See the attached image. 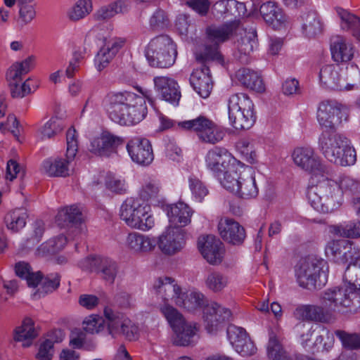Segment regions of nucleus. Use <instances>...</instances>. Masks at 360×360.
Returning <instances> with one entry per match:
<instances>
[{"instance_id":"423d86ee","label":"nucleus","mask_w":360,"mask_h":360,"mask_svg":"<svg viewBox=\"0 0 360 360\" xmlns=\"http://www.w3.org/2000/svg\"><path fill=\"white\" fill-rule=\"evenodd\" d=\"M177 56L176 45L167 34L152 39L146 49V57L150 65L167 68L173 65Z\"/></svg>"},{"instance_id":"dca6fc26","label":"nucleus","mask_w":360,"mask_h":360,"mask_svg":"<svg viewBox=\"0 0 360 360\" xmlns=\"http://www.w3.org/2000/svg\"><path fill=\"white\" fill-rule=\"evenodd\" d=\"M205 161L207 167L214 176H222L223 172L232 169L237 163L236 159L226 148L220 147L209 150Z\"/></svg>"},{"instance_id":"f03ea898","label":"nucleus","mask_w":360,"mask_h":360,"mask_svg":"<svg viewBox=\"0 0 360 360\" xmlns=\"http://www.w3.org/2000/svg\"><path fill=\"white\" fill-rule=\"evenodd\" d=\"M318 145L321 154L336 165L351 166L356 161L355 149L349 145L347 138L336 129H323L319 137Z\"/></svg>"},{"instance_id":"39448f33","label":"nucleus","mask_w":360,"mask_h":360,"mask_svg":"<svg viewBox=\"0 0 360 360\" xmlns=\"http://www.w3.org/2000/svg\"><path fill=\"white\" fill-rule=\"evenodd\" d=\"M307 197L311 207L322 213L333 212L342 203L338 182L332 179L324 180L309 188Z\"/></svg>"},{"instance_id":"aec40b11","label":"nucleus","mask_w":360,"mask_h":360,"mask_svg":"<svg viewBox=\"0 0 360 360\" xmlns=\"http://www.w3.org/2000/svg\"><path fill=\"white\" fill-rule=\"evenodd\" d=\"M201 67L196 68L190 77V83L194 90L204 98H207L212 89L213 83L207 63L210 61L202 62Z\"/></svg>"},{"instance_id":"37998d69","label":"nucleus","mask_w":360,"mask_h":360,"mask_svg":"<svg viewBox=\"0 0 360 360\" xmlns=\"http://www.w3.org/2000/svg\"><path fill=\"white\" fill-rule=\"evenodd\" d=\"M337 13L342 20V28L352 30L354 37L360 39V18L342 8H338Z\"/></svg>"},{"instance_id":"c85d7f7f","label":"nucleus","mask_w":360,"mask_h":360,"mask_svg":"<svg viewBox=\"0 0 360 360\" xmlns=\"http://www.w3.org/2000/svg\"><path fill=\"white\" fill-rule=\"evenodd\" d=\"M198 330L199 327L195 323L184 322L174 330V344L181 347L195 345L199 339Z\"/></svg>"},{"instance_id":"bb28decb","label":"nucleus","mask_w":360,"mask_h":360,"mask_svg":"<svg viewBox=\"0 0 360 360\" xmlns=\"http://www.w3.org/2000/svg\"><path fill=\"white\" fill-rule=\"evenodd\" d=\"M153 80L155 89L163 100L175 105L179 103L181 93L174 79L166 77H156Z\"/></svg>"},{"instance_id":"5701e85b","label":"nucleus","mask_w":360,"mask_h":360,"mask_svg":"<svg viewBox=\"0 0 360 360\" xmlns=\"http://www.w3.org/2000/svg\"><path fill=\"white\" fill-rule=\"evenodd\" d=\"M218 230L225 241L234 245L242 244L246 236L243 226L233 219H221L218 224Z\"/></svg>"},{"instance_id":"473e14b6","label":"nucleus","mask_w":360,"mask_h":360,"mask_svg":"<svg viewBox=\"0 0 360 360\" xmlns=\"http://www.w3.org/2000/svg\"><path fill=\"white\" fill-rule=\"evenodd\" d=\"M297 312L303 319L329 323L335 321L333 313L317 305H306L297 309Z\"/></svg>"},{"instance_id":"69168bd1","label":"nucleus","mask_w":360,"mask_h":360,"mask_svg":"<svg viewBox=\"0 0 360 360\" xmlns=\"http://www.w3.org/2000/svg\"><path fill=\"white\" fill-rule=\"evenodd\" d=\"M105 186L110 191L116 194H124L127 191L125 182L115 176H108L105 180Z\"/></svg>"},{"instance_id":"412c9836","label":"nucleus","mask_w":360,"mask_h":360,"mask_svg":"<svg viewBox=\"0 0 360 360\" xmlns=\"http://www.w3.org/2000/svg\"><path fill=\"white\" fill-rule=\"evenodd\" d=\"M292 159L296 165L310 173L316 174L323 170L320 159L311 148H295L292 153Z\"/></svg>"},{"instance_id":"f8f14e48","label":"nucleus","mask_w":360,"mask_h":360,"mask_svg":"<svg viewBox=\"0 0 360 360\" xmlns=\"http://www.w3.org/2000/svg\"><path fill=\"white\" fill-rule=\"evenodd\" d=\"M104 316L107 321L108 330L112 337L123 335L129 340L138 338L139 328L130 319L123 314L105 307Z\"/></svg>"},{"instance_id":"6e6552de","label":"nucleus","mask_w":360,"mask_h":360,"mask_svg":"<svg viewBox=\"0 0 360 360\" xmlns=\"http://www.w3.org/2000/svg\"><path fill=\"white\" fill-rule=\"evenodd\" d=\"M150 209L146 202L129 198L121 205L120 216L131 228L148 231L154 226L153 218L149 214Z\"/></svg>"},{"instance_id":"3c124183","label":"nucleus","mask_w":360,"mask_h":360,"mask_svg":"<svg viewBox=\"0 0 360 360\" xmlns=\"http://www.w3.org/2000/svg\"><path fill=\"white\" fill-rule=\"evenodd\" d=\"M335 334L340 339L344 347L349 349H360V334L348 333L341 330H335Z\"/></svg>"},{"instance_id":"338daca9","label":"nucleus","mask_w":360,"mask_h":360,"mask_svg":"<svg viewBox=\"0 0 360 360\" xmlns=\"http://www.w3.org/2000/svg\"><path fill=\"white\" fill-rule=\"evenodd\" d=\"M248 336L245 329L236 326H230L227 328V337L228 339L234 348L238 345V340Z\"/></svg>"},{"instance_id":"58836bf2","label":"nucleus","mask_w":360,"mask_h":360,"mask_svg":"<svg viewBox=\"0 0 360 360\" xmlns=\"http://www.w3.org/2000/svg\"><path fill=\"white\" fill-rule=\"evenodd\" d=\"M228 108L229 114H231L233 116L238 111L254 110V104L247 94L239 93L231 96L229 99Z\"/></svg>"},{"instance_id":"b1692460","label":"nucleus","mask_w":360,"mask_h":360,"mask_svg":"<svg viewBox=\"0 0 360 360\" xmlns=\"http://www.w3.org/2000/svg\"><path fill=\"white\" fill-rule=\"evenodd\" d=\"M56 221L60 227L75 229L77 233L85 229L82 224V214L76 205H72L60 209L56 217Z\"/></svg>"},{"instance_id":"20e7f679","label":"nucleus","mask_w":360,"mask_h":360,"mask_svg":"<svg viewBox=\"0 0 360 360\" xmlns=\"http://www.w3.org/2000/svg\"><path fill=\"white\" fill-rule=\"evenodd\" d=\"M238 25L239 22L234 20L220 25L208 26L205 30L206 41L204 50L196 53V60L202 62L215 61L223 64L224 58L219 51V45L231 39Z\"/></svg>"},{"instance_id":"4468645a","label":"nucleus","mask_w":360,"mask_h":360,"mask_svg":"<svg viewBox=\"0 0 360 360\" xmlns=\"http://www.w3.org/2000/svg\"><path fill=\"white\" fill-rule=\"evenodd\" d=\"M347 108L336 101H326L320 103L317 120L322 129H336L344 118L347 119Z\"/></svg>"},{"instance_id":"72a5a7b5","label":"nucleus","mask_w":360,"mask_h":360,"mask_svg":"<svg viewBox=\"0 0 360 360\" xmlns=\"http://www.w3.org/2000/svg\"><path fill=\"white\" fill-rule=\"evenodd\" d=\"M257 33L255 31L248 32L236 42L237 51L234 57L241 63H248L249 55L253 51L257 45Z\"/></svg>"},{"instance_id":"0e129e2a","label":"nucleus","mask_w":360,"mask_h":360,"mask_svg":"<svg viewBox=\"0 0 360 360\" xmlns=\"http://www.w3.org/2000/svg\"><path fill=\"white\" fill-rule=\"evenodd\" d=\"M53 345L54 341L52 339L45 340L40 345L36 358L38 360H51L54 354Z\"/></svg>"},{"instance_id":"4d7b16f0","label":"nucleus","mask_w":360,"mask_h":360,"mask_svg":"<svg viewBox=\"0 0 360 360\" xmlns=\"http://www.w3.org/2000/svg\"><path fill=\"white\" fill-rule=\"evenodd\" d=\"M62 121L56 117L50 119L41 129V138L50 139L63 130Z\"/></svg>"},{"instance_id":"e2e57ef3","label":"nucleus","mask_w":360,"mask_h":360,"mask_svg":"<svg viewBox=\"0 0 360 360\" xmlns=\"http://www.w3.org/2000/svg\"><path fill=\"white\" fill-rule=\"evenodd\" d=\"M60 277L57 273L48 274L45 278L41 276V288L45 293H49L56 290L60 285Z\"/></svg>"},{"instance_id":"49530a36","label":"nucleus","mask_w":360,"mask_h":360,"mask_svg":"<svg viewBox=\"0 0 360 360\" xmlns=\"http://www.w3.org/2000/svg\"><path fill=\"white\" fill-rule=\"evenodd\" d=\"M161 313L168 321L173 331L186 322L183 315L174 307L165 304L160 307Z\"/></svg>"},{"instance_id":"de8ad7c7","label":"nucleus","mask_w":360,"mask_h":360,"mask_svg":"<svg viewBox=\"0 0 360 360\" xmlns=\"http://www.w3.org/2000/svg\"><path fill=\"white\" fill-rule=\"evenodd\" d=\"M347 240H336L328 243L326 247V253L338 264H342L344 252L345 250Z\"/></svg>"},{"instance_id":"c03bdc74","label":"nucleus","mask_w":360,"mask_h":360,"mask_svg":"<svg viewBox=\"0 0 360 360\" xmlns=\"http://www.w3.org/2000/svg\"><path fill=\"white\" fill-rule=\"evenodd\" d=\"M229 119L231 124L236 129H249L254 124L256 120V116L254 110L251 111H238V113L233 115L229 114Z\"/></svg>"},{"instance_id":"7c9ffc66","label":"nucleus","mask_w":360,"mask_h":360,"mask_svg":"<svg viewBox=\"0 0 360 360\" xmlns=\"http://www.w3.org/2000/svg\"><path fill=\"white\" fill-rule=\"evenodd\" d=\"M124 43V39H113L101 48L95 58V63L98 71L103 70L110 63Z\"/></svg>"},{"instance_id":"f257e3e1","label":"nucleus","mask_w":360,"mask_h":360,"mask_svg":"<svg viewBox=\"0 0 360 360\" xmlns=\"http://www.w3.org/2000/svg\"><path fill=\"white\" fill-rule=\"evenodd\" d=\"M103 105L110 118L120 125L139 123L148 112L144 98L127 91L109 93Z\"/></svg>"},{"instance_id":"a878e982","label":"nucleus","mask_w":360,"mask_h":360,"mask_svg":"<svg viewBox=\"0 0 360 360\" xmlns=\"http://www.w3.org/2000/svg\"><path fill=\"white\" fill-rule=\"evenodd\" d=\"M332 58L337 63H347L354 57L352 44L345 37L336 35L330 39Z\"/></svg>"},{"instance_id":"1a4fd4ad","label":"nucleus","mask_w":360,"mask_h":360,"mask_svg":"<svg viewBox=\"0 0 360 360\" xmlns=\"http://www.w3.org/2000/svg\"><path fill=\"white\" fill-rule=\"evenodd\" d=\"M323 302L333 310L357 313L360 309V291L343 284L326 290L322 295Z\"/></svg>"},{"instance_id":"4c0bfd02","label":"nucleus","mask_w":360,"mask_h":360,"mask_svg":"<svg viewBox=\"0 0 360 360\" xmlns=\"http://www.w3.org/2000/svg\"><path fill=\"white\" fill-rule=\"evenodd\" d=\"M37 336V332L34 326L33 321L26 318L20 326L15 330V340L18 342H23V347L31 345L32 340Z\"/></svg>"},{"instance_id":"bf43d9fd","label":"nucleus","mask_w":360,"mask_h":360,"mask_svg":"<svg viewBox=\"0 0 360 360\" xmlns=\"http://www.w3.org/2000/svg\"><path fill=\"white\" fill-rule=\"evenodd\" d=\"M66 153L70 160H75L78 150L77 134L74 127H70L66 134Z\"/></svg>"},{"instance_id":"2f4dec72","label":"nucleus","mask_w":360,"mask_h":360,"mask_svg":"<svg viewBox=\"0 0 360 360\" xmlns=\"http://www.w3.org/2000/svg\"><path fill=\"white\" fill-rule=\"evenodd\" d=\"M74 160H70L68 153L65 158H55L45 160L41 165V170L49 176L65 177L70 174V166Z\"/></svg>"},{"instance_id":"cd10ccee","label":"nucleus","mask_w":360,"mask_h":360,"mask_svg":"<svg viewBox=\"0 0 360 360\" xmlns=\"http://www.w3.org/2000/svg\"><path fill=\"white\" fill-rule=\"evenodd\" d=\"M259 12L265 22L274 30L285 27L288 18L276 3L266 1L259 6Z\"/></svg>"},{"instance_id":"4be33fe9","label":"nucleus","mask_w":360,"mask_h":360,"mask_svg":"<svg viewBox=\"0 0 360 360\" xmlns=\"http://www.w3.org/2000/svg\"><path fill=\"white\" fill-rule=\"evenodd\" d=\"M123 139L109 132H103L94 139L90 143L89 150L100 156H110L117 152L119 146L123 143Z\"/></svg>"},{"instance_id":"f3484780","label":"nucleus","mask_w":360,"mask_h":360,"mask_svg":"<svg viewBox=\"0 0 360 360\" xmlns=\"http://www.w3.org/2000/svg\"><path fill=\"white\" fill-rule=\"evenodd\" d=\"M131 160L140 165H149L154 159L150 142L146 139L134 138L127 144Z\"/></svg>"},{"instance_id":"c756f323","label":"nucleus","mask_w":360,"mask_h":360,"mask_svg":"<svg viewBox=\"0 0 360 360\" xmlns=\"http://www.w3.org/2000/svg\"><path fill=\"white\" fill-rule=\"evenodd\" d=\"M193 214V210L186 203L178 202L176 204L171 205L167 210L169 218V226L181 227L184 229L191 223V218Z\"/></svg>"},{"instance_id":"7ed1b4c3","label":"nucleus","mask_w":360,"mask_h":360,"mask_svg":"<svg viewBox=\"0 0 360 360\" xmlns=\"http://www.w3.org/2000/svg\"><path fill=\"white\" fill-rule=\"evenodd\" d=\"M153 289L164 301H173L177 306L189 311L203 308L207 301L203 294L194 290L184 292L177 282L171 277H160L155 281Z\"/></svg>"},{"instance_id":"f704fd0d","label":"nucleus","mask_w":360,"mask_h":360,"mask_svg":"<svg viewBox=\"0 0 360 360\" xmlns=\"http://www.w3.org/2000/svg\"><path fill=\"white\" fill-rule=\"evenodd\" d=\"M302 32L308 38H314L323 30L320 17L315 11H309L302 15Z\"/></svg>"},{"instance_id":"ea45409f","label":"nucleus","mask_w":360,"mask_h":360,"mask_svg":"<svg viewBox=\"0 0 360 360\" xmlns=\"http://www.w3.org/2000/svg\"><path fill=\"white\" fill-rule=\"evenodd\" d=\"M27 217L28 214L25 209L16 208L9 212L4 220L8 229L16 233L25 227Z\"/></svg>"},{"instance_id":"79ce46f5","label":"nucleus","mask_w":360,"mask_h":360,"mask_svg":"<svg viewBox=\"0 0 360 360\" xmlns=\"http://www.w3.org/2000/svg\"><path fill=\"white\" fill-rule=\"evenodd\" d=\"M15 271L16 275L27 281L29 287L35 288L41 279L40 271L33 272L30 265L25 262H19L15 264Z\"/></svg>"},{"instance_id":"13d9d810","label":"nucleus","mask_w":360,"mask_h":360,"mask_svg":"<svg viewBox=\"0 0 360 360\" xmlns=\"http://www.w3.org/2000/svg\"><path fill=\"white\" fill-rule=\"evenodd\" d=\"M105 321L100 316L92 315L86 317L83 321V328L87 333H98L104 328Z\"/></svg>"},{"instance_id":"ddd939ff","label":"nucleus","mask_w":360,"mask_h":360,"mask_svg":"<svg viewBox=\"0 0 360 360\" xmlns=\"http://www.w3.org/2000/svg\"><path fill=\"white\" fill-rule=\"evenodd\" d=\"M80 267L86 271L96 272L105 283L113 284L118 274L119 267L116 262L101 256H91L81 261Z\"/></svg>"},{"instance_id":"a211bd4d","label":"nucleus","mask_w":360,"mask_h":360,"mask_svg":"<svg viewBox=\"0 0 360 360\" xmlns=\"http://www.w3.org/2000/svg\"><path fill=\"white\" fill-rule=\"evenodd\" d=\"M231 315V313L229 309L216 302L207 304L203 309L205 329L209 333L217 331L220 325L228 321Z\"/></svg>"},{"instance_id":"774afa93","label":"nucleus","mask_w":360,"mask_h":360,"mask_svg":"<svg viewBox=\"0 0 360 360\" xmlns=\"http://www.w3.org/2000/svg\"><path fill=\"white\" fill-rule=\"evenodd\" d=\"M345 250L343 252V260L342 264H346L348 262H352L353 260L356 259L357 264H359V249L355 246L352 242L347 240V244H345Z\"/></svg>"},{"instance_id":"6ab92c4d","label":"nucleus","mask_w":360,"mask_h":360,"mask_svg":"<svg viewBox=\"0 0 360 360\" xmlns=\"http://www.w3.org/2000/svg\"><path fill=\"white\" fill-rule=\"evenodd\" d=\"M198 247L203 257L211 264H218L222 261L223 243L214 236H202L198 238Z\"/></svg>"},{"instance_id":"0eeeda50","label":"nucleus","mask_w":360,"mask_h":360,"mask_svg":"<svg viewBox=\"0 0 360 360\" xmlns=\"http://www.w3.org/2000/svg\"><path fill=\"white\" fill-rule=\"evenodd\" d=\"M326 266V262L323 259L314 257L302 259L296 269L299 285L311 290L324 286L328 281V275L324 270Z\"/></svg>"},{"instance_id":"9b49d317","label":"nucleus","mask_w":360,"mask_h":360,"mask_svg":"<svg viewBox=\"0 0 360 360\" xmlns=\"http://www.w3.org/2000/svg\"><path fill=\"white\" fill-rule=\"evenodd\" d=\"M177 127L184 131H195L200 139L205 143L214 144L224 139V131L204 115L195 119L179 122Z\"/></svg>"},{"instance_id":"5fc2aeb1","label":"nucleus","mask_w":360,"mask_h":360,"mask_svg":"<svg viewBox=\"0 0 360 360\" xmlns=\"http://www.w3.org/2000/svg\"><path fill=\"white\" fill-rule=\"evenodd\" d=\"M285 351L283 349L279 340V337L274 332H269V338L267 346L268 356L271 360H276Z\"/></svg>"},{"instance_id":"e433bc0d","label":"nucleus","mask_w":360,"mask_h":360,"mask_svg":"<svg viewBox=\"0 0 360 360\" xmlns=\"http://www.w3.org/2000/svg\"><path fill=\"white\" fill-rule=\"evenodd\" d=\"M127 247L136 252H146L151 251L155 248V241L149 237L139 233H131L127 238Z\"/></svg>"},{"instance_id":"864d4df0","label":"nucleus","mask_w":360,"mask_h":360,"mask_svg":"<svg viewBox=\"0 0 360 360\" xmlns=\"http://www.w3.org/2000/svg\"><path fill=\"white\" fill-rule=\"evenodd\" d=\"M67 243V238L63 235H59L56 238L49 240L43 243L39 250L43 253L53 255L63 249Z\"/></svg>"},{"instance_id":"680f3d73","label":"nucleus","mask_w":360,"mask_h":360,"mask_svg":"<svg viewBox=\"0 0 360 360\" xmlns=\"http://www.w3.org/2000/svg\"><path fill=\"white\" fill-rule=\"evenodd\" d=\"M160 191V184L155 180H151L143 186L140 191V197L142 201L146 202L150 198H156Z\"/></svg>"},{"instance_id":"a18cd8bd","label":"nucleus","mask_w":360,"mask_h":360,"mask_svg":"<svg viewBox=\"0 0 360 360\" xmlns=\"http://www.w3.org/2000/svg\"><path fill=\"white\" fill-rule=\"evenodd\" d=\"M241 173L242 172H238L237 171L236 166L232 167V169H226L223 172L222 176L216 177L224 188L234 193L238 188L237 186L239 184V181H240Z\"/></svg>"},{"instance_id":"c9c22d12","label":"nucleus","mask_w":360,"mask_h":360,"mask_svg":"<svg viewBox=\"0 0 360 360\" xmlns=\"http://www.w3.org/2000/svg\"><path fill=\"white\" fill-rule=\"evenodd\" d=\"M240 84L252 90L257 92L264 91L265 87L261 77L255 71L241 68L236 72V75Z\"/></svg>"},{"instance_id":"2eb2a0df","label":"nucleus","mask_w":360,"mask_h":360,"mask_svg":"<svg viewBox=\"0 0 360 360\" xmlns=\"http://www.w3.org/2000/svg\"><path fill=\"white\" fill-rule=\"evenodd\" d=\"M186 237L187 233L184 229L168 226L159 236L158 245L165 255H172L184 248Z\"/></svg>"},{"instance_id":"052dcab7","label":"nucleus","mask_w":360,"mask_h":360,"mask_svg":"<svg viewBox=\"0 0 360 360\" xmlns=\"http://www.w3.org/2000/svg\"><path fill=\"white\" fill-rule=\"evenodd\" d=\"M189 188L196 198L201 201L208 193V190L202 182L195 176H191L188 179Z\"/></svg>"},{"instance_id":"6e6d98bb","label":"nucleus","mask_w":360,"mask_h":360,"mask_svg":"<svg viewBox=\"0 0 360 360\" xmlns=\"http://www.w3.org/2000/svg\"><path fill=\"white\" fill-rule=\"evenodd\" d=\"M205 283L207 287L214 292L224 289L227 284L226 278L219 272H211L208 274Z\"/></svg>"},{"instance_id":"09e8293b","label":"nucleus","mask_w":360,"mask_h":360,"mask_svg":"<svg viewBox=\"0 0 360 360\" xmlns=\"http://www.w3.org/2000/svg\"><path fill=\"white\" fill-rule=\"evenodd\" d=\"M169 22L167 13L161 8H157L150 17L149 27L153 31L160 32L167 27Z\"/></svg>"},{"instance_id":"a19ab883","label":"nucleus","mask_w":360,"mask_h":360,"mask_svg":"<svg viewBox=\"0 0 360 360\" xmlns=\"http://www.w3.org/2000/svg\"><path fill=\"white\" fill-rule=\"evenodd\" d=\"M330 232L338 236L356 238L360 237V221H349L331 226Z\"/></svg>"},{"instance_id":"9d476101","label":"nucleus","mask_w":360,"mask_h":360,"mask_svg":"<svg viewBox=\"0 0 360 360\" xmlns=\"http://www.w3.org/2000/svg\"><path fill=\"white\" fill-rule=\"evenodd\" d=\"M347 72V81L341 77L338 67L334 65H324L319 72L321 84L326 89L334 91L349 90L360 82V70L356 65H351Z\"/></svg>"},{"instance_id":"8fccbe9b","label":"nucleus","mask_w":360,"mask_h":360,"mask_svg":"<svg viewBox=\"0 0 360 360\" xmlns=\"http://www.w3.org/2000/svg\"><path fill=\"white\" fill-rule=\"evenodd\" d=\"M91 8V0H79L69 11L68 16L73 21L79 20L88 15Z\"/></svg>"},{"instance_id":"393cba45","label":"nucleus","mask_w":360,"mask_h":360,"mask_svg":"<svg viewBox=\"0 0 360 360\" xmlns=\"http://www.w3.org/2000/svg\"><path fill=\"white\" fill-rule=\"evenodd\" d=\"M233 193L243 199L255 198L259 193V188L256 181L255 172L248 167L241 173L240 181Z\"/></svg>"},{"instance_id":"603ef678","label":"nucleus","mask_w":360,"mask_h":360,"mask_svg":"<svg viewBox=\"0 0 360 360\" xmlns=\"http://www.w3.org/2000/svg\"><path fill=\"white\" fill-rule=\"evenodd\" d=\"M338 182L340 190L347 195H355L360 193V181L349 176H342Z\"/></svg>"}]
</instances>
